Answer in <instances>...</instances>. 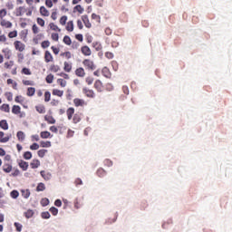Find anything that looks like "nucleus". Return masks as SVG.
<instances>
[{
	"instance_id": "29",
	"label": "nucleus",
	"mask_w": 232,
	"mask_h": 232,
	"mask_svg": "<svg viewBox=\"0 0 232 232\" xmlns=\"http://www.w3.org/2000/svg\"><path fill=\"white\" fill-rule=\"evenodd\" d=\"M65 28L67 32H73V21H69Z\"/></svg>"
},
{
	"instance_id": "9",
	"label": "nucleus",
	"mask_w": 232,
	"mask_h": 232,
	"mask_svg": "<svg viewBox=\"0 0 232 232\" xmlns=\"http://www.w3.org/2000/svg\"><path fill=\"white\" fill-rule=\"evenodd\" d=\"M44 59L45 63H52V61H53V56L50 51H45Z\"/></svg>"
},
{
	"instance_id": "17",
	"label": "nucleus",
	"mask_w": 232,
	"mask_h": 232,
	"mask_svg": "<svg viewBox=\"0 0 232 232\" xmlns=\"http://www.w3.org/2000/svg\"><path fill=\"white\" fill-rule=\"evenodd\" d=\"M102 73L103 75V77H106L107 79H109V77H111V73L110 72V69H108V67H104L102 70Z\"/></svg>"
},
{
	"instance_id": "14",
	"label": "nucleus",
	"mask_w": 232,
	"mask_h": 232,
	"mask_svg": "<svg viewBox=\"0 0 232 232\" xmlns=\"http://www.w3.org/2000/svg\"><path fill=\"white\" fill-rule=\"evenodd\" d=\"M73 102L77 108H79V106H84V100L82 99L75 98L73 100Z\"/></svg>"
},
{
	"instance_id": "23",
	"label": "nucleus",
	"mask_w": 232,
	"mask_h": 232,
	"mask_svg": "<svg viewBox=\"0 0 232 232\" xmlns=\"http://www.w3.org/2000/svg\"><path fill=\"white\" fill-rule=\"evenodd\" d=\"M0 128L5 130H8V121L6 120L0 121Z\"/></svg>"
},
{
	"instance_id": "45",
	"label": "nucleus",
	"mask_w": 232,
	"mask_h": 232,
	"mask_svg": "<svg viewBox=\"0 0 232 232\" xmlns=\"http://www.w3.org/2000/svg\"><path fill=\"white\" fill-rule=\"evenodd\" d=\"M10 139H12V134H9L5 138L0 139V142L5 144V143L8 142V140H10Z\"/></svg>"
},
{
	"instance_id": "15",
	"label": "nucleus",
	"mask_w": 232,
	"mask_h": 232,
	"mask_svg": "<svg viewBox=\"0 0 232 232\" xmlns=\"http://www.w3.org/2000/svg\"><path fill=\"white\" fill-rule=\"evenodd\" d=\"M94 88H96L97 92H102V82H101V80H97L94 82Z\"/></svg>"
},
{
	"instance_id": "8",
	"label": "nucleus",
	"mask_w": 232,
	"mask_h": 232,
	"mask_svg": "<svg viewBox=\"0 0 232 232\" xmlns=\"http://www.w3.org/2000/svg\"><path fill=\"white\" fill-rule=\"evenodd\" d=\"M96 175H97V177H100V179H102L103 177H106L107 172L104 169L100 168L97 169Z\"/></svg>"
},
{
	"instance_id": "46",
	"label": "nucleus",
	"mask_w": 232,
	"mask_h": 232,
	"mask_svg": "<svg viewBox=\"0 0 232 232\" xmlns=\"http://www.w3.org/2000/svg\"><path fill=\"white\" fill-rule=\"evenodd\" d=\"M72 121L74 124H78V122H81V116H79V114H74Z\"/></svg>"
},
{
	"instance_id": "35",
	"label": "nucleus",
	"mask_w": 232,
	"mask_h": 232,
	"mask_svg": "<svg viewBox=\"0 0 232 232\" xmlns=\"http://www.w3.org/2000/svg\"><path fill=\"white\" fill-rule=\"evenodd\" d=\"M41 217L42 218H44V220H48V218H50V217H52V215H50V212L48 211H44L41 213Z\"/></svg>"
},
{
	"instance_id": "27",
	"label": "nucleus",
	"mask_w": 232,
	"mask_h": 232,
	"mask_svg": "<svg viewBox=\"0 0 232 232\" xmlns=\"http://www.w3.org/2000/svg\"><path fill=\"white\" fill-rule=\"evenodd\" d=\"M64 72H67V73H70L72 72V64L68 63V62H64Z\"/></svg>"
},
{
	"instance_id": "7",
	"label": "nucleus",
	"mask_w": 232,
	"mask_h": 232,
	"mask_svg": "<svg viewBox=\"0 0 232 232\" xmlns=\"http://www.w3.org/2000/svg\"><path fill=\"white\" fill-rule=\"evenodd\" d=\"M18 166H19V168H21V169H23V171H26L28 169L29 164H28V162L21 160L18 163Z\"/></svg>"
},
{
	"instance_id": "30",
	"label": "nucleus",
	"mask_w": 232,
	"mask_h": 232,
	"mask_svg": "<svg viewBox=\"0 0 232 232\" xmlns=\"http://www.w3.org/2000/svg\"><path fill=\"white\" fill-rule=\"evenodd\" d=\"M50 135L51 133L48 130H44L40 133L41 139H49Z\"/></svg>"
},
{
	"instance_id": "13",
	"label": "nucleus",
	"mask_w": 232,
	"mask_h": 232,
	"mask_svg": "<svg viewBox=\"0 0 232 232\" xmlns=\"http://www.w3.org/2000/svg\"><path fill=\"white\" fill-rule=\"evenodd\" d=\"M30 166L33 169H37L39 166H41V161L39 160H34L31 163Z\"/></svg>"
},
{
	"instance_id": "51",
	"label": "nucleus",
	"mask_w": 232,
	"mask_h": 232,
	"mask_svg": "<svg viewBox=\"0 0 232 232\" xmlns=\"http://www.w3.org/2000/svg\"><path fill=\"white\" fill-rule=\"evenodd\" d=\"M22 73H24V75H32V72L26 67H24L22 69Z\"/></svg>"
},
{
	"instance_id": "41",
	"label": "nucleus",
	"mask_w": 232,
	"mask_h": 232,
	"mask_svg": "<svg viewBox=\"0 0 232 232\" xmlns=\"http://www.w3.org/2000/svg\"><path fill=\"white\" fill-rule=\"evenodd\" d=\"M45 81L47 84H52L53 82V74L47 75Z\"/></svg>"
},
{
	"instance_id": "25",
	"label": "nucleus",
	"mask_w": 232,
	"mask_h": 232,
	"mask_svg": "<svg viewBox=\"0 0 232 232\" xmlns=\"http://www.w3.org/2000/svg\"><path fill=\"white\" fill-rule=\"evenodd\" d=\"M44 121H46V122H48L49 124H55V120L53 119V116L45 115Z\"/></svg>"
},
{
	"instance_id": "22",
	"label": "nucleus",
	"mask_w": 232,
	"mask_h": 232,
	"mask_svg": "<svg viewBox=\"0 0 232 232\" xmlns=\"http://www.w3.org/2000/svg\"><path fill=\"white\" fill-rule=\"evenodd\" d=\"M3 170L5 171V173H10V171H12V165L8 163L4 164Z\"/></svg>"
},
{
	"instance_id": "21",
	"label": "nucleus",
	"mask_w": 232,
	"mask_h": 232,
	"mask_svg": "<svg viewBox=\"0 0 232 232\" xmlns=\"http://www.w3.org/2000/svg\"><path fill=\"white\" fill-rule=\"evenodd\" d=\"M75 12H78L80 14H84V7H82V5H77L73 8V13H75Z\"/></svg>"
},
{
	"instance_id": "6",
	"label": "nucleus",
	"mask_w": 232,
	"mask_h": 232,
	"mask_svg": "<svg viewBox=\"0 0 232 232\" xmlns=\"http://www.w3.org/2000/svg\"><path fill=\"white\" fill-rule=\"evenodd\" d=\"M14 48H15V50H18V52H23L24 50V44L23 43H21L20 41H15Z\"/></svg>"
},
{
	"instance_id": "52",
	"label": "nucleus",
	"mask_w": 232,
	"mask_h": 232,
	"mask_svg": "<svg viewBox=\"0 0 232 232\" xmlns=\"http://www.w3.org/2000/svg\"><path fill=\"white\" fill-rule=\"evenodd\" d=\"M14 227L16 228V231L22 232L23 231V225L20 223L14 222Z\"/></svg>"
},
{
	"instance_id": "49",
	"label": "nucleus",
	"mask_w": 232,
	"mask_h": 232,
	"mask_svg": "<svg viewBox=\"0 0 232 232\" xmlns=\"http://www.w3.org/2000/svg\"><path fill=\"white\" fill-rule=\"evenodd\" d=\"M57 82L59 85L62 86V88H66V81H64L63 79H58L57 80Z\"/></svg>"
},
{
	"instance_id": "32",
	"label": "nucleus",
	"mask_w": 232,
	"mask_h": 232,
	"mask_svg": "<svg viewBox=\"0 0 232 232\" xmlns=\"http://www.w3.org/2000/svg\"><path fill=\"white\" fill-rule=\"evenodd\" d=\"M40 146L42 148H52V142L51 141H41Z\"/></svg>"
},
{
	"instance_id": "24",
	"label": "nucleus",
	"mask_w": 232,
	"mask_h": 232,
	"mask_svg": "<svg viewBox=\"0 0 232 232\" xmlns=\"http://www.w3.org/2000/svg\"><path fill=\"white\" fill-rule=\"evenodd\" d=\"M34 95H35V88L28 87L27 88V96L28 97H34Z\"/></svg>"
},
{
	"instance_id": "47",
	"label": "nucleus",
	"mask_w": 232,
	"mask_h": 232,
	"mask_svg": "<svg viewBox=\"0 0 232 232\" xmlns=\"http://www.w3.org/2000/svg\"><path fill=\"white\" fill-rule=\"evenodd\" d=\"M22 197H24V198H30V190H28V189L22 190Z\"/></svg>"
},
{
	"instance_id": "44",
	"label": "nucleus",
	"mask_w": 232,
	"mask_h": 232,
	"mask_svg": "<svg viewBox=\"0 0 232 232\" xmlns=\"http://www.w3.org/2000/svg\"><path fill=\"white\" fill-rule=\"evenodd\" d=\"M49 211L52 212V215H53V217H57V215L59 214V209L55 207H52Z\"/></svg>"
},
{
	"instance_id": "42",
	"label": "nucleus",
	"mask_w": 232,
	"mask_h": 232,
	"mask_svg": "<svg viewBox=\"0 0 232 232\" xmlns=\"http://www.w3.org/2000/svg\"><path fill=\"white\" fill-rule=\"evenodd\" d=\"M104 166H107V168H111L113 166V161L111 160L106 159L103 161Z\"/></svg>"
},
{
	"instance_id": "4",
	"label": "nucleus",
	"mask_w": 232,
	"mask_h": 232,
	"mask_svg": "<svg viewBox=\"0 0 232 232\" xmlns=\"http://www.w3.org/2000/svg\"><path fill=\"white\" fill-rule=\"evenodd\" d=\"M40 175H41V177H43V179H44V180H52V173H50V172H46V171H44V170H42L41 172H40Z\"/></svg>"
},
{
	"instance_id": "54",
	"label": "nucleus",
	"mask_w": 232,
	"mask_h": 232,
	"mask_svg": "<svg viewBox=\"0 0 232 232\" xmlns=\"http://www.w3.org/2000/svg\"><path fill=\"white\" fill-rule=\"evenodd\" d=\"M49 46H50V41L45 40V41L42 42V48L46 49Z\"/></svg>"
},
{
	"instance_id": "19",
	"label": "nucleus",
	"mask_w": 232,
	"mask_h": 232,
	"mask_svg": "<svg viewBox=\"0 0 232 232\" xmlns=\"http://www.w3.org/2000/svg\"><path fill=\"white\" fill-rule=\"evenodd\" d=\"M1 26H5V28H12V22L6 21V20H2L0 23Z\"/></svg>"
},
{
	"instance_id": "64",
	"label": "nucleus",
	"mask_w": 232,
	"mask_h": 232,
	"mask_svg": "<svg viewBox=\"0 0 232 232\" xmlns=\"http://www.w3.org/2000/svg\"><path fill=\"white\" fill-rule=\"evenodd\" d=\"M14 101H15V102H18V103H21V102H23V96H16L15 98H14Z\"/></svg>"
},
{
	"instance_id": "60",
	"label": "nucleus",
	"mask_w": 232,
	"mask_h": 232,
	"mask_svg": "<svg viewBox=\"0 0 232 232\" xmlns=\"http://www.w3.org/2000/svg\"><path fill=\"white\" fill-rule=\"evenodd\" d=\"M51 70L52 72H57L59 70H61V67H59V65H52Z\"/></svg>"
},
{
	"instance_id": "43",
	"label": "nucleus",
	"mask_w": 232,
	"mask_h": 232,
	"mask_svg": "<svg viewBox=\"0 0 232 232\" xmlns=\"http://www.w3.org/2000/svg\"><path fill=\"white\" fill-rule=\"evenodd\" d=\"M52 97V93L48 91L44 92V101L45 102H50V99Z\"/></svg>"
},
{
	"instance_id": "31",
	"label": "nucleus",
	"mask_w": 232,
	"mask_h": 232,
	"mask_svg": "<svg viewBox=\"0 0 232 232\" xmlns=\"http://www.w3.org/2000/svg\"><path fill=\"white\" fill-rule=\"evenodd\" d=\"M64 92L58 90V89H54L53 90V95H57V97H63Z\"/></svg>"
},
{
	"instance_id": "39",
	"label": "nucleus",
	"mask_w": 232,
	"mask_h": 232,
	"mask_svg": "<svg viewBox=\"0 0 232 232\" xmlns=\"http://www.w3.org/2000/svg\"><path fill=\"white\" fill-rule=\"evenodd\" d=\"M36 111H38V113H45V109L44 106L43 105H38L35 107Z\"/></svg>"
},
{
	"instance_id": "3",
	"label": "nucleus",
	"mask_w": 232,
	"mask_h": 232,
	"mask_svg": "<svg viewBox=\"0 0 232 232\" xmlns=\"http://www.w3.org/2000/svg\"><path fill=\"white\" fill-rule=\"evenodd\" d=\"M82 92L85 93L86 97H90L91 99L95 98V92H93L92 90L83 88Z\"/></svg>"
},
{
	"instance_id": "38",
	"label": "nucleus",
	"mask_w": 232,
	"mask_h": 232,
	"mask_svg": "<svg viewBox=\"0 0 232 232\" xmlns=\"http://www.w3.org/2000/svg\"><path fill=\"white\" fill-rule=\"evenodd\" d=\"M23 10H24V6L16 8V17H21L23 15Z\"/></svg>"
},
{
	"instance_id": "55",
	"label": "nucleus",
	"mask_w": 232,
	"mask_h": 232,
	"mask_svg": "<svg viewBox=\"0 0 232 232\" xmlns=\"http://www.w3.org/2000/svg\"><path fill=\"white\" fill-rule=\"evenodd\" d=\"M5 97L9 102H12L14 100V94H12V92H5Z\"/></svg>"
},
{
	"instance_id": "53",
	"label": "nucleus",
	"mask_w": 232,
	"mask_h": 232,
	"mask_svg": "<svg viewBox=\"0 0 232 232\" xmlns=\"http://www.w3.org/2000/svg\"><path fill=\"white\" fill-rule=\"evenodd\" d=\"M41 204L44 208H45V206H48V204H50V199H48L47 198H44L42 199Z\"/></svg>"
},
{
	"instance_id": "10",
	"label": "nucleus",
	"mask_w": 232,
	"mask_h": 232,
	"mask_svg": "<svg viewBox=\"0 0 232 232\" xmlns=\"http://www.w3.org/2000/svg\"><path fill=\"white\" fill-rule=\"evenodd\" d=\"M40 14L44 17H48L50 15V12L48 11V9H46V7H44V5H42L40 7Z\"/></svg>"
},
{
	"instance_id": "26",
	"label": "nucleus",
	"mask_w": 232,
	"mask_h": 232,
	"mask_svg": "<svg viewBox=\"0 0 232 232\" xmlns=\"http://www.w3.org/2000/svg\"><path fill=\"white\" fill-rule=\"evenodd\" d=\"M16 137H17L18 140L23 141V140H24V139H25L26 136L24 135V132H23V130H19V131L16 133Z\"/></svg>"
},
{
	"instance_id": "2",
	"label": "nucleus",
	"mask_w": 232,
	"mask_h": 232,
	"mask_svg": "<svg viewBox=\"0 0 232 232\" xmlns=\"http://www.w3.org/2000/svg\"><path fill=\"white\" fill-rule=\"evenodd\" d=\"M82 64H84V66H87V68H90V70H95V64L91 60L85 59L82 62Z\"/></svg>"
},
{
	"instance_id": "36",
	"label": "nucleus",
	"mask_w": 232,
	"mask_h": 232,
	"mask_svg": "<svg viewBox=\"0 0 232 232\" xmlns=\"http://www.w3.org/2000/svg\"><path fill=\"white\" fill-rule=\"evenodd\" d=\"M63 43L64 44H67V46H70V44H72V38H70L68 35H65L63 37Z\"/></svg>"
},
{
	"instance_id": "48",
	"label": "nucleus",
	"mask_w": 232,
	"mask_h": 232,
	"mask_svg": "<svg viewBox=\"0 0 232 232\" xmlns=\"http://www.w3.org/2000/svg\"><path fill=\"white\" fill-rule=\"evenodd\" d=\"M24 159L25 160H30V159H32V153L30 151H25L24 153Z\"/></svg>"
},
{
	"instance_id": "50",
	"label": "nucleus",
	"mask_w": 232,
	"mask_h": 232,
	"mask_svg": "<svg viewBox=\"0 0 232 232\" xmlns=\"http://www.w3.org/2000/svg\"><path fill=\"white\" fill-rule=\"evenodd\" d=\"M68 21V16L66 15H63L61 17L60 19V24L64 26V24H66V22Z\"/></svg>"
},
{
	"instance_id": "59",
	"label": "nucleus",
	"mask_w": 232,
	"mask_h": 232,
	"mask_svg": "<svg viewBox=\"0 0 232 232\" xmlns=\"http://www.w3.org/2000/svg\"><path fill=\"white\" fill-rule=\"evenodd\" d=\"M53 41H59V34L57 33H53L51 35Z\"/></svg>"
},
{
	"instance_id": "1",
	"label": "nucleus",
	"mask_w": 232,
	"mask_h": 232,
	"mask_svg": "<svg viewBox=\"0 0 232 232\" xmlns=\"http://www.w3.org/2000/svg\"><path fill=\"white\" fill-rule=\"evenodd\" d=\"M81 52L86 57L92 55V49H90V47H88V45L82 46V49H81Z\"/></svg>"
},
{
	"instance_id": "18",
	"label": "nucleus",
	"mask_w": 232,
	"mask_h": 232,
	"mask_svg": "<svg viewBox=\"0 0 232 232\" xmlns=\"http://www.w3.org/2000/svg\"><path fill=\"white\" fill-rule=\"evenodd\" d=\"M0 110L2 111H5V113H10V105L4 103L3 105L0 106Z\"/></svg>"
},
{
	"instance_id": "37",
	"label": "nucleus",
	"mask_w": 232,
	"mask_h": 232,
	"mask_svg": "<svg viewBox=\"0 0 232 232\" xmlns=\"http://www.w3.org/2000/svg\"><path fill=\"white\" fill-rule=\"evenodd\" d=\"M38 157H40L41 159H43L44 157V155H46V153H48V150H38Z\"/></svg>"
},
{
	"instance_id": "16",
	"label": "nucleus",
	"mask_w": 232,
	"mask_h": 232,
	"mask_svg": "<svg viewBox=\"0 0 232 232\" xmlns=\"http://www.w3.org/2000/svg\"><path fill=\"white\" fill-rule=\"evenodd\" d=\"M12 113H14V115H19V113H21V106L14 105L12 107Z\"/></svg>"
},
{
	"instance_id": "5",
	"label": "nucleus",
	"mask_w": 232,
	"mask_h": 232,
	"mask_svg": "<svg viewBox=\"0 0 232 232\" xmlns=\"http://www.w3.org/2000/svg\"><path fill=\"white\" fill-rule=\"evenodd\" d=\"M82 21L83 22V24L86 26V28H90L92 26V23H90V18H88L87 14L82 16Z\"/></svg>"
},
{
	"instance_id": "12",
	"label": "nucleus",
	"mask_w": 232,
	"mask_h": 232,
	"mask_svg": "<svg viewBox=\"0 0 232 232\" xmlns=\"http://www.w3.org/2000/svg\"><path fill=\"white\" fill-rule=\"evenodd\" d=\"M75 74L77 75V77H84V75H86V72H84V68L80 67L76 69Z\"/></svg>"
},
{
	"instance_id": "28",
	"label": "nucleus",
	"mask_w": 232,
	"mask_h": 232,
	"mask_svg": "<svg viewBox=\"0 0 232 232\" xmlns=\"http://www.w3.org/2000/svg\"><path fill=\"white\" fill-rule=\"evenodd\" d=\"M44 189H46V186L44 185V183L40 182L38 183L37 187H36V191H44Z\"/></svg>"
},
{
	"instance_id": "34",
	"label": "nucleus",
	"mask_w": 232,
	"mask_h": 232,
	"mask_svg": "<svg viewBox=\"0 0 232 232\" xmlns=\"http://www.w3.org/2000/svg\"><path fill=\"white\" fill-rule=\"evenodd\" d=\"M10 197H11V198H19V191H17L16 189H14V190H12L11 192H10Z\"/></svg>"
},
{
	"instance_id": "62",
	"label": "nucleus",
	"mask_w": 232,
	"mask_h": 232,
	"mask_svg": "<svg viewBox=\"0 0 232 232\" xmlns=\"http://www.w3.org/2000/svg\"><path fill=\"white\" fill-rule=\"evenodd\" d=\"M6 15V9H1L0 10V19L3 20V17Z\"/></svg>"
},
{
	"instance_id": "61",
	"label": "nucleus",
	"mask_w": 232,
	"mask_h": 232,
	"mask_svg": "<svg viewBox=\"0 0 232 232\" xmlns=\"http://www.w3.org/2000/svg\"><path fill=\"white\" fill-rule=\"evenodd\" d=\"M75 39H77V41H79L80 43H82V41H84V38L81 34H76Z\"/></svg>"
},
{
	"instance_id": "40",
	"label": "nucleus",
	"mask_w": 232,
	"mask_h": 232,
	"mask_svg": "<svg viewBox=\"0 0 232 232\" xmlns=\"http://www.w3.org/2000/svg\"><path fill=\"white\" fill-rule=\"evenodd\" d=\"M51 30H53V32H61V29L59 28V26L55 25V24L51 23L49 24Z\"/></svg>"
},
{
	"instance_id": "33",
	"label": "nucleus",
	"mask_w": 232,
	"mask_h": 232,
	"mask_svg": "<svg viewBox=\"0 0 232 232\" xmlns=\"http://www.w3.org/2000/svg\"><path fill=\"white\" fill-rule=\"evenodd\" d=\"M92 44H93V48H95L96 52H101V50H102V45L101 44V43L95 42Z\"/></svg>"
},
{
	"instance_id": "63",
	"label": "nucleus",
	"mask_w": 232,
	"mask_h": 232,
	"mask_svg": "<svg viewBox=\"0 0 232 232\" xmlns=\"http://www.w3.org/2000/svg\"><path fill=\"white\" fill-rule=\"evenodd\" d=\"M30 150H39V145L37 143H33L30 146Z\"/></svg>"
},
{
	"instance_id": "56",
	"label": "nucleus",
	"mask_w": 232,
	"mask_h": 232,
	"mask_svg": "<svg viewBox=\"0 0 232 232\" xmlns=\"http://www.w3.org/2000/svg\"><path fill=\"white\" fill-rule=\"evenodd\" d=\"M37 24H39L40 26H44V19L38 17L36 19Z\"/></svg>"
},
{
	"instance_id": "20",
	"label": "nucleus",
	"mask_w": 232,
	"mask_h": 232,
	"mask_svg": "<svg viewBox=\"0 0 232 232\" xmlns=\"http://www.w3.org/2000/svg\"><path fill=\"white\" fill-rule=\"evenodd\" d=\"M25 218H32L34 215H35V212L33 209H28L26 212L24 213Z\"/></svg>"
},
{
	"instance_id": "57",
	"label": "nucleus",
	"mask_w": 232,
	"mask_h": 232,
	"mask_svg": "<svg viewBox=\"0 0 232 232\" xmlns=\"http://www.w3.org/2000/svg\"><path fill=\"white\" fill-rule=\"evenodd\" d=\"M75 186H82L83 182L81 178H77L74 181Z\"/></svg>"
},
{
	"instance_id": "58",
	"label": "nucleus",
	"mask_w": 232,
	"mask_h": 232,
	"mask_svg": "<svg viewBox=\"0 0 232 232\" xmlns=\"http://www.w3.org/2000/svg\"><path fill=\"white\" fill-rule=\"evenodd\" d=\"M8 37L10 39H14V37H17V31H13L8 34Z\"/></svg>"
},
{
	"instance_id": "11",
	"label": "nucleus",
	"mask_w": 232,
	"mask_h": 232,
	"mask_svg": "<svg viewBox=\"0 0 232 232\" xmlns=\"http://www.w3.org/2000/svg\"><path fill=\"white\" fill-rule=\"evenodd\" d=\"M67 119L69 121H72V118L73 117V113H75V109H73V107H70L67 111Z\"/></svg>"
}]
</instances>
